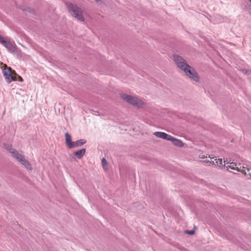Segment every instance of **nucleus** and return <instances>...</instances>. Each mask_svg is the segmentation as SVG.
Wrapping results in <instances>:
<instances>
[{"mask_svg": "<svg viewBox=\"0 0 251 251\" xmlns=\"http://www.w3.org/2000/svg\"><path fill=\"white\" fill-rule=\"evenodd\" d=\"M204 162L207 163H209L211 164H212L215 166H218L219 167H226L227 170H236L238 172H241L245 176H247L248 177V178L251 179V173H249L248 174L247 172L243 170H240L239 169L238 167L237 166V165L234 162H226V161H224V164L222 162V159L217 158L216 157H206L205 159L204 160Z\"/></svg>", "mask_w": 251, "mask_h": 251, "instance_id": "f257e3e1", "label": "nucleus"}, {"mask_svg": "<svg viewBox=\"0 0 251 251\" xmlns=\"http://www.w3.org/2000/svg\"><path fill=\"white\" fill-rule=\"evenodd\" d=\"M66 6L69 14L76 20L84 22V17L83 15V11L77 5L72 3H66Z\"/></svg>", "mask_w": 251, "mask_h": 251, "instance_id": "7ed1b4c3", "label": "nucleus"}, {"mask_svg": "<svg viewBox=\"0 0 251 251\" xmlns=\"http://www.w3.org/2000/svg\"><path fill=\"white\" fill-rule=\"evenodd\" d=\"M247 170L248 172H249L251 171V169L249 168H247Z\"/></svg>", "mask_w": 251, "mask_h": 251, "instance_id": "dca6fc26", "label": "nucleus"}, {"mask_svg": "<svg viewBox=\"0 0 251 251\" xmlns=\"http://www.w3.org/2000/svg\"><path fill=\"white\" fill-rule=\"evenodd\" d=\"M65 142H66V144L67 147L69 149H72V146L74 142H73L72 141L71 136L68 132L65 133Z\"/></svg>", "mask_w": 251, "mask_h": 251, "instance_id": "9b49d317", "label": "nucleus"}, {"mask_svg": "<svg viewBox=\"0 0 251 251\" xmlns=\"http://www.w3.org/2000/svg\"><path fill=\"white\" fill-rule=\"evenodd\" d=\"M7 151L10 154L11 156L17 162L23 165L25 168L29 170H32V168L29 162L25 158L24 155L20 153L18 151L13 148L11 145L5 146Z\"/></svg>", "mask_w": 251, "mask_h": 251, "instance_id": "f03ea898", "label": "nucleus"}, {"mask_svg": "<svg viewBox=\"0 0 251 251\" xmlns=\"http://www.w3.org/2000/svg\"><path fill=\"white\" fill-rule=\"evenodd\" d=\"M86 152L85 149H82L79 150H77L75 153V155L77 156L78 159H81L84 155Z\"/></svg>", "mask_w": 251, "mask_h": 251, "instance_id": "ddd939ff", "label": "nucleus"}, {"mask_svg": "<svg viewBox=\"0 0 251 251\" xmlns=\"http://www.w3.org/2000/svg\"><path fill=\"white\" fill-rule=\"evenodd\" d=\"M1 36V35H0V37Z\"/></svg>", "mask_w": 251, "mask_h": 251, "instance_id": "6ab92c4d", "label": "nucleus"}, {"mask_svg": "<svg viewBox=\"0 0 251 251\" xmlns=\"http://www.w3.org/2000/svg\"><path fill=\"white\" fill-rule=\"evenodd\" d=\"M2 73L4 78L8 83L16 80L12 75V69L10 67L4 68L2 70Z\"/></svg>", "mask_w": 251, "mask_h": 251, "instance_id": "0eeeda50", "label": "nucleus"}, {"mask_svg": "<svg viewBox=\"0 0 251 251\" xmlns=\"http://www.w3.org/2000/svg\"><path fill=\"white\" fill-rule=\"evenodd\" d=\"M120 97L134 107L141 108L145 106V103L142 100L136 97L123 94L121 95Z\"/></svg>", "mask_w": 251, "mask_h": 251, "instance_id": "20e7f679", "label": "nucleus"}, {"mask_svg": "<svg viewBox=\"0 0 251 251\" xmlns=\"http://www.w3.org/2000/svg\"><path fill=\"white\" fill-rule=\"evenodd\" d=\"M95 1H100V0H95Z\"/></svg>", "mask_w": 251, "mask_h": 251, "instance_id": "a211bd4d", "label": "nucleus"}, {"mask_svg": "<svg viewBox=\"0 0 251 251\" xmlns=\"http://www.w3.org/2000/svg\"><path fill=\"white\" fill-rule=\"evenodd\" d=\"M169 139V141H171L174 145L176 146L181 147L183 146V143L180 140L177 139L172 136H171Z\"/></svg>", "mask_w": 251, "mask_h": 251, "instance_id": "9d476101", "label": "nucleus"}, {"mask_svg": "<svg viewBox=\"0 0 251 251\" xmlns=\"http://www.w3.org/2000/svg\"><path fill=\"white\" fill-rule=\"evenodd\" d=\"M0 43H2L10 52H14L16 51V49L13 44L10 42L6 41L1 35L0 37Z\"/></svg>", "mask_w": 251, "mask_h": 251, "instance_id": "6e6552de", "label": "nucleus"}, {"mask_svg": "<svg viewBox=\"0 0 251 251\" xmlns=\"http://www.w3.org/2000/svg\"><path fill=\"white\" fill-rule=\"evenodd\" d=\"M101 165L104 170L106 171L107 170V162L104 158H102L101 160Z\"/></svg>", "mask_w": 251, "mask_h": 251, "instance_id": "4468645a", "label": "nucleus"}, {"mask_svg": "<svg viewBox=\"0 0 251 251\" xmlns=\"http://www.w3.org/2000/svg\"><path fill=\"white\" fill-rule=\"evenodd\" d=\"M173 60L176 66L182 71L189 65L183 57L178 55H174Z\"/></svg>", "mask_w": 251, "mask_h": 251, "instance_id": "39448f33", "label": "nucleus"}, {"mask_svg": "<svg viewBox=\"0 0 251 251\" xmlns=\"http://www.w3.org/2000/svg\"><path fill=\"white\" fill-rule=\"evenodd\" d=\"M183 72L190 78L193 79L196 82L199 81L200 77L198 74L193 67L189 65L183 71Z\"/></svg>", "mask_w": 251, "mask_h": 251, "instance_id": "423d86ee", "label": "nucleus"}, {"mask_svg": "<svg viewBox=\"0 0 251 251\" xmlns=\"http://www.w3.org/2000/svg\"><path fill=\"white\" fill-rule=\"evenodd\" d=\"M185 233L190 234V235H193L194 234V231L193 230H186Z\"/></svg>", "mask_w": 251, "mask_h": 251, "instance_id": "2eb2a0df", "label": "nucleus"}, {"mask_svg": "<svg viewBox=\"0 0 251 251\" xmlns=\"http://www.w3.org/2000/svg\"><path fill=\"white\" fill-rule=\"evenodd\" d=\"M249 1L251 2V0H249ZM250 13H251V9H250Z\"/></svg>", "mask_w": 251, "mask_h": 251, "instance_id": "f3484780", "label": "nucleus"}, {"mask_svg": "<svg viewBox=\"0 0 251 251\" xmlns=\"http://www.w3.org/2000/svg\"><path fill=\"white\" fill-rule=\"evenodd\" d=\"M86 143V140L84 139L78 140L75 142H74L72 146V148H76L79 146H81Z\"/></svg>", "mask_w": 251, "mask_h": 251, "instance_id": "f8f14e48", "label": "nucleus"}, {"mask_svg": "<svg viewBox=\"0 0 251 251\" xmlns=\"http://www.w3.org/2000/svg\"><path fill=\"white\" fill-rule=\"evenodd\" d=\"M153 135L156 136V137L163 139H165L166 140L169 141V138H170L171 135H170L165 132H159L157 131L153 133Z\"/></svg>", "mask_w": 251, "mask_h": 251, "instance_id": "1a4fd4ad", "label": "nucleus"}]
</instances>
